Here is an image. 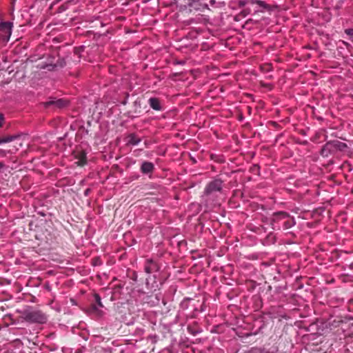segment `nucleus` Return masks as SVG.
Instances as JSON below:
<instances>
[{"mask_svg":"<svg viewBox=\"0 0 353 353\" xmlns=\"http://www.w3.org/2000/svg\"><path fill=\"white\" fill-rule=\"evenodd\" d=\"M347 148V146L345 143L335 140L326 143L321 152L323 155L327 156V151H344Z\"/></svg>","mask_w":353,"mask_h":353,"instance_id":"f257e3e1","label":"nucleus"},{"mask_svg":"<svg viewBox=\"0 0 353 353\" xmlns=\"http://www.w3.org/2000/svg\"><path fill=\"white\" fill-rule=\"evenodd\" d=\"M12 23L1 22L0 23V41L6 43L9 41L12 34Z\"/></svg>","mask_w":353,"mask_h":353,"instance_id":"f03ea898","label":"nucleus"},{"mask_svg":"<svg viewBox=\"0 0 353 353\" xmlns=\"http://www.w3.org/2000/svg\"><path fill=\"white\" fill-rule=\"evenodd\" d=\"M222 188V181L216 179L208 184L205 188V194L206 196L214 195L217 192H220Z\"/></svg>","mask_w":353,"mask_h":353,"instance_id":"7ed1b4c3","label":"nucleus"},{"mask_svg":"<svg viewBox=\"0 0 353 353\" xmlns=\"http://www.w3.org/2000/svg\"><path fill=\"white\" fill-rule=\"evenodd\" d=\"M26 319L30 322L43 323L46 321V316L39 311H32L26 314Z\"/></svg>","mask_w":353,"mask_h":353,"instance_id":"20e7f679","label":"nucleus"},{"mask_svg":"<svg viewBox=\"0 0 353 353\" xmlns=\"http://www.w3.org/2000/svg\"><path fill=\"white\" fill-rule=\"evenodd\" d=\"M1 139L3 143L13 141V148L9 150L11 153L17 151L22 146V142L19 136H8Z\"/></svg>","mask_w":353,"mask_h":353,"instance_id":"39448f33","label":"nucleus"},{"mask_svg":"<svg viewBox=\"0 0 353 353\" xmlns=\"http://www.w3.org/2000/svg\"><path fill=\"white\" fill-rule=\"evenodd\" d=\"M149 103L152 108L155 110H161L160 103L158 99L157 98H150L149 99Z\"/></svg>","mask_w":353,"mask_h":353,"instance_id":"423d86ee","label":"nucleus"},{"mask_svg":"<svg viewBox=\"0 0 353 353\" xmlns=\"http://www.w3.org/2000/svg\"><path fill=\"white\" fill-rule=\"evenodd\" d=\"M154 168V165L150 162H143L141 165V170L143 173H149L152 172Z\"/></svg>","mask_w":353,"mask_h":353,"instance_id":"0eeeda50","label":"nucleus"},{"mask_svg":"<svg viewBox=\"0 0 353 353\" xmlns=\"http://www.w3.org/2000/svg\"><path fill=\"white\" fill-rule=\"evenodd\" d=\"M76 158L78 159V161L76 162L78 165H83L85 164L86 156L84 152L78 153L76 156Z\"/></svg>","mask_w":353,"mask_h":353,"instance_id":"6e6552de","label":"nucleus"},{"mask_svg":"<svg viewBox=\"0 0 353 353\" xmlns=\"http://www.w3.org/2000/svg\"><path fill=\"white\" fill-rule=\"evenodd\" d=\"M48 105H55L56 106L59 107V108H61V107H63L65 103L64 102V101H63L62 99H59V100H57L55 101H50L48 103Z\"/></svg>","mask_w":353,"mask_h":353,"instance_id":"1a4fd4ad","label":"nucleus"},{"mask_svg":"<svg viewBox=\"0 0 353 353\" xmlns=\"http://www.w3.org/2000/svg\"><path fill=\"white\" fill-rule=\"evenodd\" d=\"M92 309L93 312L99 316H101L103 314V311L99 310L96 305H93Z\"/></svg>","mask_w":353,"mask_h":353,"instance_id":"9d476101","label":"nucleus"},{"mask_svg":"<svg viewBox=\"0 0 353 353\" xmlns=\"http://www.w3.org/2000/svg\"><path fill=\"white\" fill-rule=\"evenodd\" d=\"M94 297L96 302L97 303L98 306H99L100 307H103V305L102 304L100 296L97 294H95Z\"/></svg>","mask_w":353,"mask_h":353,"instance_id":"9b49d317","label":"nucleus"},{"mask_svg":"<svg viewBox=\"0 0 353 353\" xmlns=\"http://www.w3.org/2000/svg\"><path fill=\"white\" fill-rule=\"evenodd\" d=\"M345 33L348 35H353V28H349V29H346L345 30Z\"/></svg>","mask_w":353,"mask_h":353,"instance_id":"f8f14e48","label":"nucleus"},{"mask_svg":"<svg viewBox=\"0 0 353 353\" xmlns=\"http://www.w3.org/2000/svg\"><path fill=\"white\" fill-rule=\"evenodd\" d=\"M3 120H4L3 115L1 113H0V127L2 126Z\"/></svg>","mask_w":353,"mask_h":353,"instance_id":"ddd939ff","label":"nucleus"},{"mask_svg":"<svg viewBox=\"0 0 353 353\" xmlns=\"http://www.w3.org/2000/svg\"><path fill=\"white\" fill-rule=\"evenodd\" d=\"M145 272H146L147 273H148V274H149V273H150V269H149V268H148V267H146V268H145Z\"/></svg>","mask_w":353,"mask_h":353,"instance_id":"4468645a","label":"nucleus"},{"mask_svg":"<svg viewBox=\"0 0 353 353\" xmlns=\"http://www.w3.org/2000/svg\"><path fill=\"white\" fill-rule=\"evenodd\" d=\"M3 143L2 139L1 138V139H0V145H1V144H3Z\"/></svg>","mask_w":353,"mask_h":353,"instance_id":"2eb2a0df","label":"nucleus"},{"mask_svg":"<svg viewBox=\"0 0 353 353\" xmlns=\"http://www.w3.org/2000/svg\"><path fill=\"white\" fill-rule=\"evenodd\" d=\"M3 164L2 163H0V168H3Z\"/></svg>","mask_w":353,"mask_h":353,"instance_id":"dca6fc26","label":"nucleus"},{"mask_svg":"<svg viewBox=\"0 0 353 353\" xmlns=\"http://www.w3.org/2000/svg\"><path fill=\"white\" fill-rule=\"evenodd\" d=\"M138 143H139V141H136V142H133L132 143H133L134 145H137Z\"/></svg>","mask_w":353,"mask_h":353,"instance_id":"f3484780","label":"nucleus"},{"mask_svg":"<svg viewBox=\"0 0 353 353\" xmlns=\"http://www.w3.org/2000/svg\"><path fill=\"white\" fill-rule=\"evenodd\" d=\"M210 2H211V3H214V0H211Z\"/></svg>","mask_w":353,"mask_h":353,"instance_id":"a211bd4d","label":"nucleus"},{"mask_svg":"<svg viewBox=\"0 0 353 353\" xmlns=\"http://www.w3.org/2000/svg\"><path fill=\"white\" fill-rule=\"evenodd\" d=\"M85 194H88V190L85 191Z\"/></svg>","mask_w":353,"mask_h":353,"instance_id":"6ab92c4d","label":"nucleus"}]
</instances>
